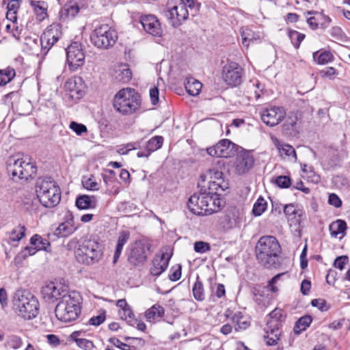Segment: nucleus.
<instances>
[{
	"mask_svg": "<svg viewBox=\"0 0 350 350\" xmlns=\"http://www.w3.org/2000/svg\"><path fill=\"white\" fill-rule=\"evenodd\" d=\"M281 247L275 237L263 236L256 246V256L258 262L265 268H276L280 265L279 254Z\"/></svg>",
	"mask_w": 350,
	"mask_h": 350,
	"instance_id": "nucleus-1",
	"label": "nucleus"
},
{
	"mask_svg": "<svg viewBox=\"0 0 350 350\" xmlns=\"http://www.w3.org/2000/svg\"><path fill=\"white\" fill-rule=\"evenodd\" d=\"M12 304L18 315L25 319H32L38 314V300L28 291H16L12 297Z\"/></svg>",
	"mask_w": 350,
	"mask_h": 350,
	"instance_id": "nucleus-2",
	"label": "nucleus"
},
{
	"mask_svg": "<svg viewBox=\"0 0 350 350\" xmlns=\"http://www.w3.org/2000/svg\"><path fill=\"white\" fill-rule=\"evenodd\" d=\"M80 301L81 296L75 291L65 294L55 309L57 319L63 322L75 321L81 312Z\"/></svg>",
	"mask_w": 350,
	"mask_h": 350,
	"instance_id": "nucleus-3",
	"label": "nucleus"
},
{
	"mask_svg": "<svg viewBox=\"0 0 350 350\" xmlns=\"http://www.w3.org/2000/svg\"><path fill=\"white\" fill-rule=\"evenodd\" d=\"M142 98L135 89L127 88L119 90L114 96L113 106L122 115L131 114L139 109Z\"/></svg>",
	"mask_w": 350,
	"mask_h": 350,
	"instance_id": "nucleus-4",
	"label": "nucleus"
},
{
	"mask_svg": "<svg viewBox=\"0 0 350 350\" xmlns=\"http://www.w3.org/2000/svg\"><path fill=\"white\" fill-rule=\"evenodd\" d=\"M36 191L40 203L45 207H54L60 202V189L51 177L38 178Z\"/></svg>",
	"mask_w": 350,
	"mask_h": 350,
	"instance_id": "nucleus-5",
	"label": "nucleus"
},
{
	"mask_svg": "<svg viewBox=\"0 0 350 350\" xmlns=\"http://www.w3.org/2000/svg\"><path fill=\"white\" fill-rule=\"evenodd\" d=\"M117 38L116 31L106 24L96 27L90 36L91 42L97 48L103 49L113 46Z\"/></svg>",
	"mask_w": 350,
	"mask_h": 350,
	"instance_id": "nucleus-6",
	"label": "nucleus"
},
{
	"mask_svg": "<svg viewBox=\"0 0 350 350\" xmlns=\"http://www.w3.org/2000/svg\"><path fill=\"white\" fill-rule=\"evenodd\" d=\"M284 274L278 273L275 275L268 282L267 285L265 286L256 285L253 288L254 300L258 305L266 307L270 304L272 295L269 293V291L274 293L278 291L275 284Z\"/></svg>",
	"mask_w": 350,
	"mask_h": 350,
	"instance_id": "nucleus-7",
	"label": "nucleus"
},
{
	"mask_svg": "<svg viewBox=\"0 0 350 350\" xmlns=\"http://www.w3.org/2000/svg\"><path fill=\"white\" fill-rule=\"evenodd\" d=\"M200 187L198 193L192 195L188 202L187 206L189 211L197 215H206L208 211V200H211L207 194V189L204 185L198 183Z\"/></svg>",
	"mask_w": 350,
	"mask_h": 350,
	"instance_id": "nucleus-8",
	"label": "nucleus"
},
{
	"mask_svg": "<svg viewBox=\"0 0 350 350\" xmlns=\"http://www.w3.org/2000/svg\"><path fill=\"white\" fill-rule=\"evenodd\" d=\"M78 256H83V262L92 264L98 261L102 256L101 245L95 240H85L77 251Z\"/></svg>",
	"mask_w": 350,
	"mask_h": 350,
	"instance_id": "nucleus-9",
	"label": "nucleus"
},
{
	"mask_svg": "<svg viewBox=\"0 0 350 350\" xmlns=\"http://www.w3.org/2000/svg\"><path fill=\"white\" fill-rule=\"evenodd\" d=\"M163 16L168 21L173 27L180 26L183 22L188 19L189 10L185 9L184 4H178L172 8L167 7L162 12Z\"/></svg>",
	"mask_w": 350,
	"mask_h": 350,
	"instance_id": "nucleus-10",
	"label": "nucleus"
},
{
	"mask_svg": "<svg viewBox=\"0 0 350 350\" xmlns=\"http://www.w3.org/2000/svg\"><path fill=\"white\" fill-rule=\"evenodd\" d=\"M66 60L70 70L75 71L85 62V53L81 43L72 42L66 49Z\"/></svg>",
	"mask_w": 350,
	"mask_h": 350,
	"instance_id": "nucleus-11",
	"label": "nucleus"
},
{
	"mask_svg": "<svg viewBox=\"0 0 350 350\" xmlns=\"http://www.w3.org/2000/svg\"><path fill=\"white\" fill-rule=\"evenodd\" d=\"M223 175V172L218 170L210 169L206 171V174H202L200 178L201 181L204 182L206 177H209L210 180L206 189L211 190V192H215V190L224 192L228 189V183L224 180Z\"/></svg>",
	"mask_w": 350,
	"mask_h": 350,
	"instance_id": "nucleus-12",
	"label": "nucleus"
},
{
	"mask_svg": "<svg viewBox=\"0 0 350 350\" xmlns=\"http://www.w3.org/2000/svg\"><path fill=\"white\" fill-rule=\"evenodd\" d=\"M243 70L236 62H230L223 68L222 77L229 85L236 87L242 82Z\"/></svg>",
	"mask_w": 350,
	"mask_h": 350,
	"instance_id": "nucleus-13",
	"label": "nucleus"
},
{
	"mask_svg": "<svg viewBox=\"0 0 350 350\" xmlns=\"http://www.w3.org/2000/svg\"><path fill=\"white\" fill-rule=\"evenodd\" d=\"M66 96L76 102L85 94V85L80 77H75L66 81L64 85Z\"/></svg>",
	"mask_w": 350,
	"mask_h": 350,
	"instance_id": "nucleus-14",
	"label": "nucleus"
},
{
	"mask_svg": "<svg viewBox=\"0 0 350 350\" xmlns=\"http://www.w3.org/2000/svg\"><path fill=\"white\" fill-rule=\"evenodd\" d=\"M67 294V287L61 284L49 282L45 284L41 290L42 298L48 302L53 303Z\"/></svg>",
	"mask_w": 350,
	"mask_h": 350,
	"instance_id": "nucleus-15",
	"label": "nucleus"
},
{
	"mask_svg": "<svg viewBox=\"0 0 350 350\" xmlns=\"http://www.w3.org/2000/svg\"><path fill=\"white\" fill-rule=\"evenodd\" d=\"M235 144L228 139L220 140L215 146L206 149L207 153L212 157L228 158L234 154Z\"/></svg>",
	"mask_w": 350,
	"mask_h": 350,
	"instance_id": "nucleus-16",
	"label": "nucleus"
},
{
	"mask_svg": "<svg viewBox=\"0 0 350 350\" xmlns=\"http://www.w3.org/2000/svg\"><path fill=\"white\" fill-rule=\"evenodd\" d=\"M62 33L58 25H51L40 36L42 51L46 54L59 39Z\"/></svg>",
	"mask_w": 350,
	"mask_h": 350,
	"instance_id": "nucleus-17",
	"label": "nucleus"
},
{
	"mask_svg": "<svg viewBox=\"0 0 350 350\" xmlns=\"http://www.w3.org/2000/svg\"><path fill=\"white\" fill-rule=\"evenodd\" d=\"M286 112L282 107H271L261 113L262 122L269 126L278 125L284 118Z\"/></svg>",
	"mask_w": 350,
	"mask_h": 350,
	"instance_id": "nucleus-18",
	"label": "nucleus"
},
{
	"mask_svg": "<svg viewBox=\"0 0 350 350\" xmlns=\"http://www.w3.org/2000/svg\"><path fill=\"white\" fill-rule=\"evenodd\" d=\"M254 164V159L251 152L242 151L237 155L234 162L236 173L239 175L245 174L253 167Z\"/></svg>",
	"mask_w": 350,
	"mask_h": 350,
	"instance_id": "nucleus-19",
	"label": "nucleus"
},
{
	"mask_svg": "<svg viewBox=\"0 0 350 350\" xmlns=\"http://www.w3.org/2000/svg\"><path fill=\"white\" fill-rule=\"evenodd\" d=\"M140 23L146 33L155 37H161L162 36L163 29L161 23L154 15L142 16Z\"/></svg>",
	"mask_w": 350,
	"mask_h": 350,
	"instance_id": "nucleus-20",
	"label": "nucleus"
},
{
	"mask_svg": "<svg viewBox=\"0 0 350 350\" xmlns=\"http://www.w3.org/2000/svg\"><path fill=\"white\" fill-rule=\"evenodd\" d=\"M147 259L145 245L140 241H136L131 247L129 261L133 265L137 266L144 262Z\"/></svg>",
	"mask_w": 350,
	"mask_h": 350,
	"instance_id": "nucleus-21",
	"label": "nucleus"
},
{
	"mask_svg": "<svg viewBox=\"0 0 350 350\" xmlns=\"http://www.w3.org/2000/svg\"><path fill=\"white\" fill-rule=\"evenodd\" d=\"M166 254L163 253L161 256L154 258L152 266L150 269V273L152 275L159 276L167 269L170 256L166 257Z\"/></svg>",
	"mask_w": 350,
	"mask_h": 350,
	"instance_id": "nucleus-22",
	"label": "nucleus"
},
{
	"mask_svg": "<svg viewBox=\"0 0 350 350\" xmlns=\"http://www.w3.org/2000/svg\"><path fill=\"white\" fill-rule=\"evenodd\" d=\"M207 194L212 200L211 208L210 206L208 208L207 215L217 213L225 206L226 201L224 198H221L222 192L220 190H215V192H211V190L207 189Z\"/></svg>",
	"mask_w": 350,
	"mask_h": 350,
	"instance_id": "nucleus-23",
	"label": "nucleus"
},
{
	"mask_svg": "<svg viewBox=\"0 0 350 350\" xmlns=\"http://www.w3.org/2000/svg\"><path fill=\"white\" fill-rule=\"evenodd\" d=\"M224 221L228 228H233L241 223L242 220L241 211L235 206H230L225 212Z\"/></svg>",
	"mask_w": 350,
	"mask_h": 350,
	"instance_id": "nucleus-24",
	"label": "nucleus"
},
{
	"mask_svg": "<svg viewBox=\"0 0 350 350\" xmlns=\"http://www.w3.org/2000/svg\"><path fill=\"white\" fill-rule=\"evenodd\" d=\"M66 219L60 224L56 229V234L61 237H66L72 234L77 229L74 225L73 217L71 214L66 215Z\"/></svg>",
	"mask_w": 350,
	"mask_h": 350,
	"instance_id": "nucleus-25",
	"label": "nucleus"
},
{
	"mask_svg": "<svg viewBox=\"0 0 350 350\" xmlns=\"http://www.w3.org/2000/svg\"><path fill=\"white\" fill-rule=\"evenodd\" d=\"M165 314L164 308L159 304H154L144 312V317L147 322L155 323L160 321Z\"/></svg>",
	"mask_w": 350,
	"mask_h": 350,
	"instance_id": "nucleus-26",
	"label": "nucleus"
},
{
	"mask_svg": "<svg viewBox=\"0 0 350 350\" xmlns=\"http://www.w3.org/2000/svg\"><path fill=\"white\" fill-rule=\"evenodd\" d=\"M347 225L345 220L338 219L332 222L329 226V230L332 237H337L339 234L342 236L340 238L345 235Z\"/></svg>",
	"mask_w": 350,
	"mask_h": 350,
	"instance_id": "nucleus-27",
	"label": "nucleus"
},
{
	"mask_svg": "<svg viewBox=\"0 0 350 350\" xmlns=\"http://www.w3.org/2000/svg\"><path fill=\"white\" fill-rule=\"evenodd\" d=\"M113 77L116 81L128 83L132 79V72L126 65H122L115 70Z\"/></svg>",
	"mask_w": 350,
	"mask_h": 350,
	"instance_id": "nucleus-28",
	"label": "nucleus"
},
{
	"mask_svg": "<svg viewBox=\"0 0 350 350\" xmlns=\"http://www.w3.org/2000/svg\"><path fill=\"white\" fill-rule=\"evenodd\" d=\"M130 237V233L128 231L122 230L120 232L116 250L113 254V263L116 264L122 251L124 244L128 241Z\"/></svg>",
	"mask_w": 350,
	"mask_h": 350,
	"instance_id": "nucleus-29",
	"label": "nucleus"
},
{
	"mask_svg": "<svg viewBox=\"0 0 350 350\" xmlns=\"http://www.w3.org/2000/svg\"><path fill=\"white\" fill-rule=\"evenodd\" d=\"M75 204L79 209L94 208L96 206V199L94 196L81 195L77 198Z\"/></svg>",
	"mask_w": 350,
	"mask_h": 350,
	"instance_id": "nucleus-30",
	"label": "nucleus"
},
{
	"mask_svg": "<svg viewBox=\"0 0 350 350\" xmlns=\"http://www.w3.org/2000/svg\"><path fill=\"white\" fill-rule=\"evenodd\" d=\"M121 318H124L125 320L129 319V323L131 326L134 327L136 325L137 328H146V325L144 322L134 319V314L130 306L122 310Z\"/></svg>",
	"mask_w": 350,
	"mask_h": 350,
	"instance_id": "nucleus-31",
	"label": "nucleus"
},
{
	"mask_svg": "<svg viewBox=\"0 0 350 350\" xmlns=\"http://www.w3.org/2000/svg\"><path fill=\"white\" fill-rule=\"evenodd\" d=\"M27 163L23 161V159L15 160L14 163L9 164L8 170L13 178L18 177L19 179H21L23 171H24V165Z\"/></svg>",
	"mask_w": 350,
	"mask_h": 350,
	"instance_id": "nucleus-32",
	"label": "nucleus"
},
{
	"mask_svg": "<svg viewBox=\"0 0 350 350\" xmlns=\"http://www.w3.org/2000/svg\"><path fill=\"white\" fill-rule=\"evenodd\" d=\"M27 163L23 161V159L15 160L14 163L9 164L8 170L13 178L18 177L19 179H21L23 171H24V165Z\"/></svg>",
	"mask_w": 350,
	"mask_h": 350,
	"instance_id": "nucleus-33",
	"label": "nucleus"
},
{
	"mask_svg": "<svg viewBox=\"0 0 350 350\" xmlns=\"http://www.w3.org/2000/svg\"><path fill=\"white\" fill-rule=\"evenodd\" d=\"M30 244L37 247L38 251L44 250L49 252V248L51 246L50 242L46 239L42 238L39 234H34L30 239Z\"/></svg>",
	"mask_w": 350,
	"mask_h": 350,
	"instance_id": "nucleus-34",
	"label": "nucleus"
},
{
	"mask_svg": "<svg viewBox=\"0 0 350 350\" xmlns=\"http://www.w3.org/2000/svg\"><path fill=\"white\" fill-rule=\"evenodd\" d=\"M187 93L191 96H197L200 94L202 84L197 79L191 77L187 79L185 84Z\"/></svg>",
	"mask_w": 350,
	"mask_h": 350,
	"instance_id": "nucleus-35",
	"label": "nucleus"
},
{
	"mask_svg": "<svg viewBox=\"0 0 350 350\" xmlns=\"http://www.w3.org/2000/svg\"><path fill=\"white\" fill-rule=\"evenodd\" d=\"M283 212L288 219H295L297 222L301 221V217L303 215V211L297 209L295 204H289L283 206Z\"/></svg>",
	"mask_w": 350,
	"mask_h": 350,
	"instance_id": "nucleus-36",
	"label": "nucleus"
},
{
	"mask_svg": "<svg viewBox=\"0 0 350 350\" xmlns=\"http://www.w3.org/2000/svg\"><path fill=\"white\" fill-rule=\"evenodd\" d=\"M282 131L285 135L295 136L298 133L297 118H288L282 125Z\"/></svg>",
	"mask_w": 350,
	"mask_h": 350,
	"instance_id": "nucleus-37",
	"label": "nucleus"
},
{
	"mask_svg": "<svg viewBox=\"0 0 350 350\" xmlns=\"http://www.w3.org/2000/svg\"><path fill=\"white\" fill-rule=\"evenodd\" d=\"M280 336L281 329H268L264 336V340L267 345L273 346L278 344Z\"/></svg>",
	"mask_w": 350,
	"mask_h": 350,
	"instance_id": "nucleus-38",
	"label": "nucleus"
},
{
	"mask_svg": "<svg viewBox=\"0 0 350 350\" xmlns=\"http://www.w3.org/2000/svg\"><path fill=\"white\" fill-rule=\"evenodd\" d=\"M80 335V331H75L70 336L71 338L75 341L79 347L85 350H91L94 347L93 342L88 339L79 338Z\"/></svg>",
	"mask_w": 350,
	"mask_h": 350,
	"instance_id": "nucleus-39",
	"label": "nucleus"
},
{
	"mask_svg": "<svg viewBox=\"0 0 350 350\" xmlns=\"http://www.w3.org/2000/svg\"><path fill=\"white\" fill-rule=\"evenodd\" d=\"M15 70L11 67L0 70V85H5L15 77Z\"/></svg>",
	"mask_w": 350,
	"mask_h": 350,
	"instance_id": "nucleus-40",
	"label": "nucleus"
},
{
	"mask_svg": "<svg viewBox=\"0 0 350 350\" xmlns=\"http://www.w3.org/2000/svg\"><path fill=\"white\" fill-rule=\"evenodd\" d=\"M31 5L39 21H42L46 16V9L44 8V1H31Z\"/></svg>",
	"mask_w": 350,
	"mask_h": 350,
	"instance_id": "nucleus-41",
	"label": "nucleus"
},
{
	"mask_svg": "<svg viewBox=\"0 0 350 350\" xmlns=\"http://www.w3.org/2000/svg\"><path fill=\"white\" fill-rule=\"evenodd\" d=\"M192 292L194 298L198 301H203L205 298L204 286L202 282L200 280L199 275H197L196 281L192 288Z\"/></svg>",
	"mask_w": 350,
	"mask_h": 350,
	"instance_id": "nucleus-42",
	"label": "nucleus"
},
{
	"mask_svg": "<svg viewBox=\"0 0 350 350\" xmlns=\"http://www.w3.org/2000/svg\"><path fill=\"white\" fill-rule=\"evenodd\" d=\"M79 7L75 5H64L61 10V17L65 19L73 18L79 12Z\"/></svg>",
	"mask_w": 350,
	"mask_h": 350,
	"instance_id": "nucleus-43",
	"label": "nucleus"
},
{
	"mask_svg": "<svg viewBox=\"0 0 350 350\" xmlns=\"http://www.w3.org/2000/svg\"><path fill=\"white\" fill-rule=\"evenodd\" d=\"M313 58L318 64L323 65L332 62L334 56L330 51H323L321 53L316 51L313 53Z\"/></svg>",
	"mask_w": 350,
	"mask_h": 350,
	"instance_id": "nucleus-44",
	"label": "nucleus"
},
{
	"mask_svg": "<svg viewBox=\"0 0 350 350\" xmlns=\"http://www.w3.org/2000/svg\"><path fill=\"white\" fill-rule=\"evenodd\" d=\"M179 4H184L185 9L189 10V14L191 16H195L198 14L200 5L198 3L197 0H180Z\"/></svg>",
	"mask_w": 350,
	"mask_h": 350,
	"instance_id": "nucleus-45",
	"label": "nucleus"
},
{
	"mask_svg": "<svg viewBox=\"0 0 350 350\" xmlns=\"http://www.w3.org/2000/svg\"><path fill=\"white\" fill-rule=\"evenodd\" d=\"M267 201L263 198L260 197L253 206L252 213L255 216H260L267 210Z\"/></svg>",
	"mask_w": 350,
	"mask_h": 350,
	"instance_id": "nucleus-46",
	"label": "nucleus"
},
{
	"mask_svg": "<svg viewBox=\"0 0 350 350\" xmlns=\"http://www.w3.org/2000/svg\"><path fill=\"white\" fill-rule=\"evenodd\" d=\"M163 143V138L162 136H154L150 139L147 144L146 148L152 153V152L160 148Z\"/></svg>",
	"mask_w": 350,
	"mask_h": 350,
	"instance_id": "nucleus-47",
	"label": "nucleus"
},
{
	"mask_svg": "<svg viewBox=\"0 0 350 350\" xmlns=\"http://www.w3.org/2000/svg\"><path fill=\"white\" fill-rule=\"evenodd\" d=\"M288 36L292 44L296 49L299 47L301 42L305 38V35L304 33H299L295 30H289Z\"/></svg>",
	"mask_w": 350,
	"mask_h": 350,
	"instance_id": "nucleus-48",
	"label": "nucleus"
},
{
	"mask_svg": "<svg viewBox=\"0 0 350 350\" xmlns=\"http://www.w3.org/2000/svg\"><path fill=\"white\" fill-rule=\"evenodd\" d=\"M25 226L19 225L12 230L10 238L12 241H19L25 237Z\"/></svg>",
	"mask_w": 350,
	"mask_h": 350,
	"instance_id": "nucleus-49",
	"label": "nucleus"
},
{
	"mask_svg": "<svg viewBox=\"0 0 350 350\" xmlns=\"http://www.w3.org/2000/svg\"><path fill=\"white\" fill-rule=\"evenodd\" d=\"M106 319V311L105 310H100L98 312V314L92 317L89 319V324L93 326H99Z\"/></svg>",
	"mask_w": 350,
	"mask_h": 350,
	"instance_id": "nucleus-50",
	"label": "nucleus"
},
{
	"mask_svg": "<svg viewBox=\"0 0 350 350\" xmlns=\"http://www.w3.org/2000/svg\"><path fill=\"white\" fill-rule=\"evenodd\" d=\"M36 174V167L34 165L31 163H25L21 179L27 180L29 178H32Z\"/></svg>",
	"mask_w": 350,
	"mask_h": 350,
	"instance_id": "nucleus-51",
	"label": "nucleus"
},
{
	"mask_svg": "<svg viewBox=\"0 0 350 350\" xmlns=\"http://www.w3.org/2000/svg\"><path fill=\"white\" fill-rule=\"evenodd\" d=\"M38 250L35 246H26L16 256L17 259L25 260L27 257L34 255Z\"/></svg>",
	"mask_w": 350,
	"mask_h": 350,
	"instance_id": "nucleus-52",
	"label": "nucleus"
},
{
	"mask_svg": "<svg viewBox=\"0 0 350 350\" xmlns=\"http://www.w3.org/2000/svg\"><path fill=\"white\" fill-rule=\"evenodd\" d=\"M275 184L280 188H288L291 185V178L288 176H279L275 181Z\"/></svg>",
	"mask_w": 350,
	"mask_h": 350,
	"instance_id": "nucleus-53",
	"label": "nucleus"
},
{
	"mask_svg": "<svg viewBox=\"0 0 350 350\" xmlns=\"http://www.w3.org/2000/svg\"><path fill=\"white\" fill-rule=\"evenodd\" d=\"M214 286H217V289L215 291V295L218 298H221L224 297L226 294V290L224 285L222 284H217L214 280L210 279V287L212 291H213Z\"/></svg>",
	"mask_w": 350,
	"mask_h": 350,
	"instance_id": "nucleus-54",
	"label": "nucleus"
},
{
	"mask_svg": "<svg viewBox=\"0 0 350 350\" xmlns=\"http://www.w3.org/2000/svg\"><path fill=\"white\" fill-rule=\"evenodd\" d=\"M69 127L78 135H81L82 133H86L88 131L85 125L75 121H72L70 123Z\"/></svg>",
	"mask_w": 350,
	"mask_h": 350,
	"instance_id": "nucleus-55",
	"label": "nucleus"
},
{
	"mask_svg": "<svg viewBox=\"0 0 350 350\" xmlns=\"http://www.w3.org/2000/svg\"><path fill=\"white\" fill-rule=\"evenodd\" d=\"M269 316L270 319L274 320L277 323L282 322L285 319L283 310L278 308H276L273 311H271Z\"/></svg>",
	"mask_w": 350,
	"mask_h": 350,
	"instance_id": "nucleus-56",
	"label": "nucleus"
},
{
	"mask_svg": "<svg viewBox=\"0 0 350 350\" xmlns=\"http://www.w3.org/2000/svg\"><path fill=\"white\" fill-rule=\"evenodd\" d=\"M312 321V319L310 315H305L296 321L293 328H299L300 326H303L304 328L309 327Z\"/></svg>",
	"mask_w": 350,
	"mask_h": 350,
	"instance_id": "nucleus-57",
	"label": "nucleus"
},
{
	"mask_svg": "<svg viewBox=\"0 0 350 350\" xmlns=\"http://www.w3.org/2000/svg\"><path fill=\"white\" fill-rule=\"evenodd\" d=\"M211 250L208 243L204 241H196L194 243V250L198 253H205Z\"/></svg>",
	"mask_w": 350,
	"mask_h": 350,
	"instance_id": "nucleus-58",
	"label": "nucleus"
},
{
	"mask_svg": "<svg viewBox=\"0 0 350 350\" xmlns=\"http://www.w3.org/2000/svg\"><path fill=\"white\" fill-rule=\"evenodd\" d=\"M233 322L236 323L237 328H247L249 327L250 321H247V318L243 316H236L233 318Z\"/></svg>",
	"mask_w": 350,
	"mask_h": 350,
	"instance_id": "nucleus-59",
	"label": "nucleus"
},
{
	"mask_svg": "<svg viewBox=\"0 0 350 350\" xmlns=\"http://www.w3.org/2000/svg\"><path fill=\"white\" fill-rule=\"evenodd\" d=\"M311 304L314 307L318 308L321 311H327L329 309L327 302L323 299H314L311 301Z\"/></svg>",
	"mask_w": 350,
	"mask_h": 350,
	"instance_id": "nucleus-60",
	"label": "nucleus"
},
{
	"mask_svg": "<svg viewBox=\"0 0 350 350\" xmlns=\"http://www.w3.org/2000/svg\"><path fill=\"white\" fill-rule=\"evenodd\" d=\"M348 262V257L347 256H338L334 262V266L336 268L342 270L345 268V264Z\"/></svg>",
	"mask_w": 350,
	"mask_h": 350,
	"instance_id": "nucleus-61",
	"label": "nucleus"
},
{
	"mask_svg": "<svg viewBox=\"0 0 350 350\" xmlns=\"http://www.w3.org/2000/svg\"><path fill=\"white\" fill-rule=\"evenodd\" d=\"M328 202L330 205L334 206L336 208H340L342 206V200L335 193H331L329 196Z\"/></svg>",
	"mask_w": 350,
	"mask_h": 350,
	"instance_id": "nucleus-62",
	"label": "nucleus"
},
{
	"mask_svg": "<svg viewBox=\"0 0 350 350\" xmlns=\"http://www.w3.org/2000/svg\"><path fill=\"white\" fill-rule=\"evenodd\" d=\"M317 16H311L307 19V23L312 29H317L320 24V17L319 13H317Z\"/></svg>",
	"mask_w": 350,
	"mask_h": 350,
	"instance_id": "nucleus-63",
	"label": "nucleus"
},
{
	"mask_svg": "<svg viewBox=\"0 0 350 350\" xmlns=\"http://www.w3.org/2000/svg\"><path fill=\"white\" fill-rule=\"evenodd\" d=\"M83 187L88 190H98V183L96 181L93 180L91 178H88L85 181H83Z\"/></svg>",
	"mask_w": 350,
	"mask_h": 350,
	"instance_id": "nucleus-64",
	"label": "nucleus"
}]
</instances>
